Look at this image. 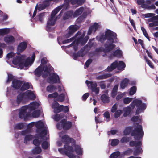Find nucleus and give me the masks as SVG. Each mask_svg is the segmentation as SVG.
I'll return each instance as SVG.
<instances>
[{"label": "nucleus", "instance_id": "nucleus-1", "mask_svg": "<svg viewBox=\"0 0 158 158\" xmlns=\"http://www.w3.org/2000/svg\"><path fill=\"white\" fill-rule=\"evenodd\" d=\"M61 141L65 144L64 146L65 150L72 152H74L73 146L69 145L71 143H72V146L75 144V141L74 139L70 138L68 135H66L62 136Z\"/></svg>", "mask_w": 158, "mask_h": 158}, {"label": "nucleus", "instance_id": "nucleus-2", "mask_svg": "<svg viewBox=\"0 0 158 158\" xmlns=\"http://www.w3.org/2000/svg\"><path fill=\"white\" fill-rule=\"evenodd\" d=\"M137 126L135 127L131 133V135L134 136L136 140H139L143 136L144 132L143 130L142 126L138 123H136Z\"/></svg>", "mask_w": 158, "mask_h": 158}, {"label": "nucleus", "instance_id": "nucleus-3", "mask_svg": "<svg viewBox=\"0 0 158 158\" xmlns=\"http://www.w3.org/2000/svg\"><path fill=\"white\" fill-rule=\"evenodd\" d=\"M62 6H60L56 8L51 12L50 17L49 18V19L47 21V23L51 25L54 26L58 18L60 17L61 15L60 13L57 17H55L56 15L58 12L62 8Z\"/></svg>", "mask_w": 158, "mask_h": 158}, {"label": "nucleus", "instance_id": "nucleus-4", "mask_svg": "<svg viewBox=\"0 0 158 158\" xmlns=\"http://www.w3.org/2000/svg\"><path fill=\"white\" fill-rule=\"evenodd\" d=\"M132 109H134L135 106L137 107L136 110V114H139L141 111L144 110L146 108V105L145 103H142V101L141 100L135 99L130 104Z\"/></svg>", "mask_w": 158, "mask_h": 158}, {"label": "nucleus", "instance_id": "nucleus-5", "mask_svg": "<svg viewBox=\"0 0 158 158\" xmlns=\"http://www.w3.org/2000/svg\"><path fill=\"white\" fill-rule=\"evenodd\" d=\"M117 34L111 31L108 29L105 32V35L104 36L100 38L101 40L103 41H105L106 39L108 41H114V39H117Z\"/></svg>", "mask_w": 158, "mask_h": 158}, {"label": "nucleus", "instance_id": "nucleus-6", "mask_svg": "<svg viewBox=\"0 0 158 158\" xmlns=\"http://www.w3.org/2000/svg\"><path fill=\"white\" fill-rule=\"evenodd\" d=\"M25 107L22 106L20 109L19 115V118L21 119H23L24 121H26L30 115V113L27 112Z\"/></svg>", "mask_w": 158, "mask_h": 158}, {"label": "nucleus", "instance_id": "nucleus-7", "mask_svg": "<svg viewBox=\"0 0 158 158\" xmlns=\"http://www.w3.org/2000/svg\"><path fill=\"white\" fill-rule=\"evenodd\" d=\"M114 41H107L104 44L105 48L103 51L105 53H108L112 51L115 48V45L113 44Z\"/></svg>", "mask_w": 158, "mask_h": 158}, {"label": "nucleus", "instance_id": "nucleus-8", "mask_svg": "<svg viewBox=\"0 0 158 158\" xmlns=\"http://www.w3.org/2000/svg\"><path fill=\"white\" fill-rule=\"evenodd\" d=\"M61 126L63 130L64 131H67L70 129L72 127V122L69 121H67V119H64L60 121Z\"/></svg>", "mask_w": 158, "mask_h": 158}, {"label": "nucleus", "instance_id": "nucleus-9", "mask_svg": "<svg viewBox=\"0 0 158 158\" xmlns=\"http://www.w3.org/2000/svg\"><path fill=\"white\" fill-rule=\"evenodd\" d=\"M48 80L49 83H57L60 82L59 76L55 73H52V75L49 77Z\"/></svg>", "mask_w": 158, "mask_h": 158}, {"label": "nucleus", "instance_id": "nucleus-10", "mask_svg": "<svg viewBox=\"0 0 158 158\" xmlns=\"http://www.w3.org/2000/svg\"><path fill=\"white\" fill-rule=\"evenodd\" d=\"M23 84V81L17 79H14L12 81V86L16 90H18L20 89Z\"/></svg>", "mask_w": 158, "mask_h": 158}, {"label": "nucleus", "instance_id": "nucleus-11", "mask_svg": "<svg viewBox=\"0 0 158 158\" xmlns=\"http://www.w3.org/2000/svg\"><path fill=\"white\" fill-rule=\"evenodd\" d=\"M69 28L68 33L66 34L64 36L66 38H68L70 37L77 30V27L75 26H70L69 27Z\"/></svg>", "mask_w": 158, "mask_h": 158}, {"label": "nucleus", "instance_id": "nucleus-12", "mask_svg": "<svg viewBox=\"0 0 158 158\" xmlns=\"http://www.w3.org/2000/svg\"><path fill=\"white\" fill-rule=\"evenodd\" d=\"M98 23H94L90 27L88 31V34L89 35H90L92 32L94 33L98 28Z\"/></svg>", "mask_w": 158, "mask_h": 158}, {"label": "nucleus", "instance_id": "nucleus-13", "mask_svg": "<svg viewBox=\"0 0 158 158\" xmlns=\"http://www.w3.org/2000/svg\"><path fill=\"white\" fill-rule=\"evenodd\" d=\"M23 58L22 56H16L15 57L12 61L13 64L15 65H18L19 66L20 68V65L22 63V61L23 60Z\"/></svg>", "mask_w": 158, "mask_h": 158}, {"label": "nucleus", "instance_id": "nucleus-14", "mask_svg": "<svg viewBox=\"0 0 158 158\" xmlns=\"http://www.w3.org/2000/svg\"><path fill=\"white\" fill-rule=\"evenodd\" d=\"M27 46V43L25 42L20 43L18 46L17 49L18 51L22 52L25 50Z\"/></svg>", "mask_w": 158, "mask_h": 158}, {"label": "nucleus", "instance_id": "nucleus-15", "mask_svg": "<svg viewBox=\"0 0 158 158\" xmlns=\"http://www.w3.org/2000/svg\"><path fill=\"white\" fill-rule=\"evenodd\" d=\"M97 84L96 82H93L90 85L89 88L92 92H94L95 94H98L99 92V87H97Z\"/></svg>", "mask_w": 158, "mask_h": 158}, {"label": "nucleus", "instance_id": "nucleus-16", "mask_svg": "<svg viewBox=\"0 0 158 158\" xmlns=\"http://www.w3.org/2000/svg\"><path fill=\"white\" fill-rule=\"evenodd\" d=\"M4 40L6 43L10 44H12L15 41L14 37L11 35H8L5 36L4 38Z\"/></svg>", "mask_w": 158, "mask_h": 158}, {"label": "nucleus", "instance_id": "nucleus-17", "mask_svg": "<svg viewBox=\"0 0 158 158\" xmlns=\"http://www.w3.org/2000/svg\"><path fill=\"white\" fill-rule=\"evenodd\" d=\"M25 107L26 110L28 111V112L30 113L31 112L34 110L35 109L36 105L34 102L30 103L28 105H26L23 106Z\"/></svg>", "mask_w": 158, "mask_h": 158}, {"label": "nucleus", "instance_id": "nucleus-18", "mask_svg": "<svg viewBox=\"0 0 158 158\" xmlns=\"http://www.w3.org/2000/svg\"><path fill=\"white\" fill-rule=\"evenodd\" d=\"M30 60L31 58L30 57H27L26 60H25L23 59V61L22 63H21L20 65V69H23L24 67H27L29 64Z\"/></svg>", "mask_w": 158, "mask_h": 158}, {"label": "nucleus", "instance_id": "nucleus-19", "mask_svg": "<svg viewBox=\"0 0 158 158\" xmlns=\"http://www.w3.org/2000/svg\"><path fill=\"white\" fill-rule=\"evenodd\" d=\"M129 81V80L127 78H125L122 80L120 84L121 88L124 89L126 87H127Z\"/></svg>", "mask_w": 158, "mask_h": 158}, {"label": "nucleus", "instance_id": "nucleus-20", "mask_svg": "<svg viewBox=\"0 0 158 158\" xmlns=\"http://www.w3.org/2000/svg\"><path fill=\"white\" fill-rule=\"evenodd\" d=\"M118 62L116 61H115L111 64L110 66L107 68V71L109 72L112 71L117 67L118 68Z\"/></svg>", "mask_w": 158, "mask_h": 158}, {"label": "nucleus", "instance_id": "nucleus-21", "mask_svg": "<svg viewBox=\"0 0 158 158\" xmlns=\"http://www.w3.org/2000/svg\"><path fill=\"white\" fill-rule=\"evenodd\" d=\"M73 16V11L72 10L68 11L65 12L63 16L64 20L67 19Z\"/></svg>", "mask_w": 158, "mask_h": 158}, {"label": "nucleus", "instance_id": "nucleus-22", "mask_svg": "<svg viewBox=\"0 0 158 158\" xmlns=\"http://www.w3.org/2000/svg\"><path fill=\"white\" fill-rule=\"evenodd\" d=\"M44 70V69L40 66L35 70L34 73L35 75L38 77H40L41 75Z\"/></svg>", "mask_w": 158, "mask_h": 158}, {"label": "nucleus", "instance_id": "nucleus-23", "mask_svg": "<svg viewBox=\"0 0 158 158\" xmlns=\"http://www.w3.org/2000/svg\"><path fill=\"white\" fill-rule=\"evenodd\" d=\"M84 10V7H81L73 13V17H76L81 15Z\"/></svg>", "mask_w": 158, "mask_h": 158}, {"label": "nucleus", "instance_id": "nucleus-24", "mask_svg": "<svg viewBox=\"0 0 158 158\" xmlns=\"http://www.w3.org/2000/svg\"><path fill=\"white\" fill-rule=\"evenodd\" d=\"M25 93V95L30 98V99L34 100L36 98V96L30 90H27Z\"/></svg>", "mask_w": 158, "mask_h": 158}, {"label": "nucleus", "instance_id": "nucleus-25", "mask_svg": "<svg viewBox=\"0 0 158 158\" xmlns=\"http://www.w3.org/2000/svg\"><path fill=\"white\" fill-rule=\"evenodd\" d=\"M123 111L124 112L123 116L124 117H126L130 114L131 111V108L130 106H129L123 108Z\"/></svg>", "mask_w": 158, "mask_h": 158}, {"label": "nucleus", "instance_id": "nucleus-26", "mask_svg": "<svg viewBox=\"0 0 158 158\" xmlns=\"http://www.w3.org/2000/svg\"><path fill=\"white\" fill-rule=\"evenodd\" d=\"M35 127L37 129L36 131L37 133H38L40 130H41L44 127V125L43 123L41 121H39L36 123L35 124Z\"/></svg>", "mask_w": 158, "mask_h": 158}, {"label": "nucleus", "instance_id": "nucleus-27", "mask_svg": "<svg viewBox=\"0 0 158 158\" xmlns=\"http://www.w3.org/2000/svg\"><path fill=\"white\" fill-rule=\"evenodd\" d=\"M25 95V93H23L19 94L17 97L16 102L19 105L22 101Z\"/></svg>", "mask_w": 158, "mask_h": 158}, {"label": "nucleus", "instance_id": "nucleus-28", "mask_svg": "<svg viewBox=\"0 0 158 158\" xmlns=\"http://www.w3.org/2000/svg\"><path fill=\"white\" fill-rule=\"evenodd\" d=\"M129 145L131 147L135 146L136 147L139 146H142V143L140 141L137 142L136 141L132 140L130 142Z\"/></svg>", "mask_w": 158, "mask_h": 158}, {"label": "nucleus", "instance_id": "nucleus-29", "mask_svg": "<svg viewBox=\"0 0 158 158\" xmlns=\"http://www.w3.org/2000/svg\"><path fill=\"white\" fill-rule=\"evenodd\" d=\"M101 99L104 103H108L109 102V97L106 94H103L102 95Z\"/></svg>", "mask_w": 158, "mask_h": 158}, {"label": "nucleus", "instance_id": "nucleus-30", "mask_svg": "<svg viewBox=\"0 0 158 158\" xmlns=\"http://www.w3.org/2000/svg\"><path fill=\"white\" fill-rule=\"evenodd\" d=\"M114 57L120 58L122 56L121 51L120 50H116L112 54Z\"/></svg>", "mask_w": 158, "mask_h": 158}, {"label": "nucleus", "instance_id": "nucleus-31", "mask_svg": "<svg viewBox=\"0 0 158 158\" xmlns=\"http://www.w3.org/2000/svg\"><path fill=\"white\" fill-rule=\"evenodd\" d=\"M133 127L131 126L125 128L123 133L124 135H129L132 131Z\"/></svg>", "mask_w": 158, "mask_h": 158}, {"label": "nucleus", "instance_id": "nucleus-32", "mask_svg": "<svg viewBox=\"0 0 158 158\" xmlns=\"http://www.w3.org/2000/svg\"><path fill=\"white\" fill-rule=\"evenodd\" d=\"M30 88V85L29 83L28 82L24 83L22 85L21 87L20 90L22 91H25L26 90Z\"/></svg>", "mask_w": 158, "mask_h": 158}, {"label": "nucleus", "instance_id": "nucleus-33", "mask_svg": "<svg viewBox=\"0 0 158 158\" xmlns=\"http://www.w3.org/2000/svg\"><path fill=\"white\" fill-rule=\"evenodd\" d=\"M141 146H138L136 147L135 150L134 151L133 154L135 156L139 155V154L142 152V148Z\"/></svg>", "mask_w": 158, "mask_h": 158}, {"label": "nucleus", "instance_id": "nucleus-34", "mask_svg": "<svg viewBox=\"0 0 158 158\" xmlns=\"http://www.w3.org/2000/svg\"><path fill=\"white\" fill-rule=\"evenodd\" d=\"M118 87V85H116L114 87L111 92V96L113 97H115L117 95Z\"/></svg>", "mask_w": 158, "mask_h": 158}, {"label": "nucleus", "instance_id": "nucleus-35", "mask_svg": "<svg viewBox=\"0 0 158 158\" xmlns=\"http://www.w3.org/2000/svg\"><path fill=\"white\" fill-rule=\"evenodd\" d=\"M64 114H57L54 116L53 118L55 121L58 122L59 121L61 118H64Z\"/></svg>", "mask_w": 158, "mask_h": 158}, {"label": "nucleus", "instance_id": "nucleus-36", "mask_svg": "<svg viewBox=\"0 0 158 158\" xmlns=\"http://www.w3.org/2000/svg\"><path fill=\"white\" fill-rule=\"evenodd\" d=\"M75 146V150L76 154L78 155H81L82 153V150L80 147L78 145H75V144L73 146Z\"/></svg>", "mask_w": 158, "mask_h": 158}, {"label": "nucleus", "instance_id": "nucleus-37", "mask_svg": "<svg viewBox=\"0 0 158 158\" xmlns=\"http://www.w3.org/2000/svg\"><path fill=\"white\" fill-rule=\"evenodd\" d=\"M56 89V87L53 85H48L46 88L47 91L50 93L53 92L54 90Z\"/></svg>", "mask_w": 158, "mask_h": 158}, {"label": "nucleus", "instance_id": "nucleus-38", "mask_svg": "<svg viewBox=\"0 0 158 158\" xmlns=\"http://www.w3.org/2000/svg\"><path fill=\"white\" fill-rule=\"evenodd\" d=\"M65 95L64 93H62L57 97L56 99V100L58 102H63L65 98Z\"/></svg>", "mask_w": 158, "mask_h": 158}, {"label": "nucleus", "instance_id": "nucleus-39", "mask_svg": "<svg viewBox=\"0 0 158 158\" xmlns=\"http://www.w3.org/2000/svg\"><path fill=\"white\" fill-rule=\"evenodd\" d=\"M10 30L9 29L4 28L0 29V35H3L9 33Z\"/></svg>", "mask_w": 158, "mask_h": 158}, {"label": "nucleus", "instance_id": "nucleus-40", "mask_svg": "<svg viewBox=\"0 0 158 158\" xmlns=\"http://www.w3.org/2000/svg\"><path fill=\"white\" fill-rule=\"evenodd\" d=\"M53 69V68H52L50 64H49L45 66L44 72L48 73H50Z\"/></svg>", "mask_w": 158, "mask_h": 158}, {"label": "nucleus", "instance_id": "nucleus-41", "mask_svg": "<svg viewBox=\"0 0 158 158\" xmlns=\"http://www.w3.org/2000/svg\"><path fill=\"white\" fill-rule=\"evenodd\" d=\"M42 150L41 148L38 146L35 148L32 151V153L34 154H39L41 153Z\"/></svg>", "mask_w": 158, "mask_h": 158}, {"label": "nucleus", "instance_id": "nucleus-42", "mask_svg": "<svg viewBox=\"0 0 158 158\" xmlns=\"http://www.w3.org/2000/svg\"><path fill=\"white\" fill-rule=\"evenodd\" d=\"M41 131V130H40V131H39V133H37L39 134L38 135L42 139L43 137L47 135V131L46 130H43Z\"/></svg>", "mask_w": 158, "mask_h": 158}, {"label": "nucleus", "instance_id": "nucleus-43", "mask_svg": "<svg viewBox=\"0 0 158 158\" xmlns=\"http://www.w3.org/2000/svg\"><path fill=\"white\" fill-rule=\"evenodd\" d=\"M89 39L88 36L85 37V38H81L79 40V43H81V45H84L87 42Z\"/></svg>", "mask_w": 158, "mask_h": 158}, {"label": "nucleus", "instance_id": "nucleus-44", "mask_svg": "<svg viewBox=\"0 0 158 158\" xmlns=\"http://www.w3.org/2000/svg\"><path fill=\"white\" fill-rule=\"evenodd\" d=\"M63 106V105H60L59 104L58 106H57L56 108L53 110L54 112L56 114H57L61 112L62 110V107Z\"/></svg>", "mask_w": 158, "mask_h": 158}, {"label": "nucleus", "instance_id": "nucleus-45", "mask_svg": "<svg viewBox=\"0 0 158 158\" xmlns=\"http://www.w3.org/2000/svg\"><path fill=\"white\" fill-rule=\"evenodd\" d=\"M126 66L125 63L123 61H119L118 65V69L121 70L122 69H124Z\"/></svg>", "mask_w": 158, "mask_h": 158}, {"label": "nucleus", "instance_id": "nucleus-46", "mask_svg": "<svg viewBox=\"0 0 158 158\" xmlns=\"http://www.w3.org/2000/svg\"><path fill=\"white\" fill-rule=\"evenodd\" d=\"M110 77V74H105L101 75H99L97 77V79L98 80H101L103 79H106Z\"/></svg>", "mask_w": 158, "mask_h": 158}, {"label": "nucleus", "instance_id": "nucleus-47", "mask_svg": "<svg viewBox=\"0 0 158 158\" xmlns=\"http://www.w3.org/2000/svg\"><path fill=\"white\" fill-rule=\"evenodd\" d=\"M120 155V152L119 151H116L112 153L110 156V158H117Z\"/></svg>", "mask_w": 158, "mask_h": 158}, {"label": "nucleus", "instance_id": "nucleus-48", "mask_svg": "<svg viewBox=\"0 0 158 158\" xmlns=\"http://www.w3.org/2000/svg\"><path fill=\"white\" fill-rule=\"evenodd\" d=\"M33 139V136L31 135H26L24 141V143H27V141H29L32 139Z\"/></svg>", "mask_w": 158, "mask_h": 158}, {"label": "nucleus", "instance_id": "nucleus-49", "mask_svg": "<svg viewBox=\"0 0 158 158\" xmlns=\"http://www.w3.org/2000/svg\"><path fill=\"white\" fill-rule=\"evenodd\" d=\"M137 88L135 86H133L130 89L129 94L131 95H134L136 92Z\"/></svg>", "mask_w": 158, "mask_h": 158}, {"label": "nucleus", "instance_id": "nucleus-50", "mask_svg": "<svg viewBox=\"0 0 158 158\" xmlns=\"http://www.w3.org/2000/svg\"><path fill=\"white\" fill-rule=\"evenodd\" d=\"M49 5H50V3H49V2H48L47 1H45L44 2H43V3L42 4V5L41 6V7H42L41 9H40V8L39 7V10H42L45 9L46 7H47L49 6Z\"/></svg>", "mask_w": 158, "mask_h": 158}, {"label": "nucleus", "instance_id": "nucleus-51", "mask_svg": "<svg viewBox=\"0 0 158 158\" xmlns=\"http://www.w3.org/2000/svg\"><path fill=\"white\" fill-rule=\"evenodd\" d=\"M130 140V138L127 137H123L121 138L120 140V142L122 143H127L129 142Z\"/></svg>", "mask_w": 158, "mask_h": 158}, {"label": "nucleus", "instance_id": "nucleus-52", "mask_svg": "<svg viewBox=\"0 0 158 158\" xmlns=\"http://www.w3.org/2000/svg\"><path fill=\"white\" fill-rule=\"evenodd\" d=\"M41 145L42 148L46 150L47 149L48 147L49 143L46 141H44L42 143Z\"/></svg>", "mask_w": 158, "mask_h": 158}, {"label": "nucleus", "instance_id": "nucleus-53", "mask_svg": "<svg viewBox=\"0 0 158 158\" xmlns=\"http://www.w3.org/2000/svg\"><path fill=\"white\" fill-rule=\"evenodd\" d=\"M119 143V140L117 139H112L111 143V145L113 146H115L118 145Z\"/></svg>", "mask_w": 158, "mask_h": 158}, {"label": "nucleus", "instance_id": "nucleus-54", "mask_svg": "<svg viewBox=\"0 0 158 158\" xmlns=\"http://www.w3.org/2000/svg\"><path fill=\"white\" fill-rule=\"evenodd\" d=\"M24 127L23 124L22 123H19L16 125L14 127L15 129L21 130Z\"/></svg>", "mask_w": 158, "mask_h": 158}, {"label": "nucleus", "instance_id": "nucleus-55", "mask_svg": "<svg viewBox=\"0 0 158 158\" xmlns=\"http://www.w3.org/2000/svg\"><path fill=\"white\" fill-rule=\"evenodd\" d=\"M14 79L13 75L11 74H8V79L6 81V83H9L11 81H13Z\"/></svg>", "mask_w": 158, "mask_h": 158}, {"label": "nucleus", "instance_id": "nucleus-56", "mask_svg": "<svg viewBox=\"0 0 158 158\" xmlns=\"http://www.w3.org/2000/svg\"><path fill=\"white\" fill-rule=\"evenodd\" d=\"M133 152V150L132 149L128 148L126 150L123 152V155H128L131 154Z\"/></svg>", "mask_w": 158, "mask_h": 158}, {"label": "nucleus", "instance_id": "nucleus-57", "mask_svg": "<svg viewBox=\"0 0 158 158\" xmlns=\"http://www.w3.org/2000/svg\"><path fill=\"white\" fill-rule=\"evenodd\" d=\"M141 30L143 32V34L144 35V36L148 39L149 41L150 40V39L148 36V33L147 32V31L145 30V29L143 27H141Z\"/></svg>", "mask_w": 158, "mask_h": 158}, {"label": "nucleus", "instance_id": "nucleus-58", "mask_svg": "<svg viewBox=\"0 0 158 158\" xmlns=\"http://www.w3.org/2000/svg\"><path fill=\"white\" fill-rule=\"evenodd\" d=\"M58 96V93L55 92L52 94H49L48 95V97L50 98H57Z\"/></svg>", "mask_w": 158, "mask_h": 158}, {"label": "nucleus", "instance_id": "nucleus-59", "mask_svg": "<svg viewBox=\"0 0 158 158\" xmlns=\"http://www.w3.org/2000/svg\"><path fill=\"white\" fill-rule=\"evenodd\" d=\"M35 138H37L33 140V143L35 146H38L40 145L41 142L39 140L38 137L36 136Z\"/></svg>", "mask_w": 158, "mask_h": 158}, {"label": "nucleus", "instance_id": "nucleus-60", "mask_svg": "<svg viewBox=\"0 0 158 158\" xmlns=\"http://www.w3.org/2000/svg\"><path fill=\"white\" fill-rule=\"evenodd\" d=\"M132 98L129 97H127L124 98L123 101L124 103L125 104H127L130 103L131 101Z\"/></svg>", "mask_w": 158, "mask_h": 158}, {"label": "nucleus", "instance_id": "nucleus-61", "mask_svg": "<svg viewBox=\"0 0 158 158\" xmlns=\"http://www.w3.org/2000/svg\"><path fill=\"white\" fill-rule=\"evenodd\" d=\"M75 39V37H73L71 38L67 39L66 40H65L62 41V43L63 44H65L66 43H69L71 42L74 40Z\"/></svg>", "mask_w": 158, "mask_h": 158}, {"label": "nucleus", "instance_id": "nucleus-62", "mask_svg": "<svg viewBox=\"0 0 158 158\" xmlns=\"http://www.w3.org/2000/svg\"><path fill=\"white\" fill-rule=\"evenodd\" d=\"M45 15V13H42L39 15L37 16L39 19V21L42 23L43 22V18Z\"/></svg>", "mask_w": 158, "mask_h": 158}, {"label": "nucleus", "instance_id": "nucleus-63", "mask_svg": "<svg viewBox=\"0 0 158 158\" xmlns=\"http://www.w3.org/2000/svg\"><path fill=\"white\" fill-rule=\"evenodd\" d=\"M122 112L121 110H118L115 112L114 116L115 118H117L119 117Z\"/></svg>", "mask_w": 158, "mask_h": 158}, {"label": "nucleus", "instance_id": "nucleus-64", "mask_svg": "<svg viewBox=\"0 0 158 158\" xmlns=\"http://www.w3.org/2000/svg\"><path fill=\"white\" fill-rule=\"evenodd\" d=\"M32 116L35 118L39 117L40 115V112L39 111L36 110L34 111L32 114Z\"/></svg>", "mask_w": 158, "mask_h": 158}]
</instances>
